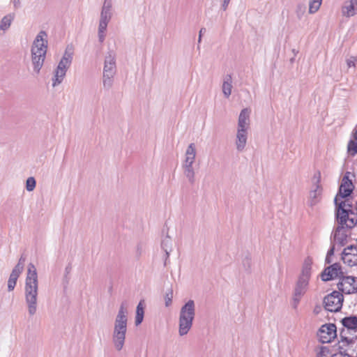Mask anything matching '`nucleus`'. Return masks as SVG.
<instances>
[{
	"label": "nucleus",
	"instance_id": "obj_1",
	"mask_svg": "<svg viewBox=\"0 0 357 357\" xmlns=\"http://www.w3.org/2000/svg\"><path fill=\"white\" fill-rule=\"evenodd\" d=\"M38 281L35 266L30 263L28 266L27 275L25 280V301L30 316L36 314L37 310Z\"/></svg>",
	"mask_w": 357,
	"mask_h": 357
},
{
	"label": "nucleus",
	"instance_id": "obj_2",
	"mask_svg": "<svg viewBox=\"0 0 357 357\" xmlns=\"http://www.w3.org/2000/svg\"><path fill=\"white\" fill-rule=\"evenodd\" d=\"M128 310L126 302L121 303L114 321L112 342L117 351H121L124 345L127 332Z\"/></svg>",
	"mask_w": 357,
	"mask_h": 357
},
{
	"label": "nucleus",
	"instance_id": "obj_3",
	"mask_svg": "<svg viewBox=\"0 0 357 357\" xmlns=\"http://www.w3.org/2000/svg\"><path fill=\"white\" fill-rule=\"evenodd\" d=\"M312 259L310 257L305 259L293 294V307L297 308L302 296L306 293L312 274Z\"/></svg>",
	"mask_w": 357,
	"mask_h": 357
},
{
	"label": "nucleus",
	"instance_id": "obj_4",
	"mask_svg": "<svg viewBox=\"0 0 357 357\" xmlns=\"http://www.w3.org/2000/svg\"><path fill=\"white\" fill-rule=\"evenodd\" d=\"M352 197H335V220L350 222L352 225H357V218L355 215V206L351 202Z\"/></svg>",
	"mask_w": 357,
	"mask_h": 357
},
{
	"label": "nucleus",
	"instance_id": "obj_5",
	"mask_svg": "<svg viewBox=\"0 0 357 357\" xmlns=\"http://www.w3.org/2000/svg\"><path fill=\"white\" fill-rule=\"evenodd\" d=\"M195 316V304L193 300H188L181 308L178 321V333L181 336L187 335L192 326Z\"/></svg>",
	"mask_w": 357,
	"mask_h": 357
},
{
	"label": "nucleus",
	"instance_id": "obj_6",
	"mask_svg": "<svg viewBox=\"0 0 357 357\" xmlns=\"http://www.w3.org/2000/svg\"><path fill=\"white\" fill-rule=\"evenodd\" d=\"M335 222L337 223V227L333 229L331 234V242L335 245L343 247L348 242V234L343 231V230L351 229L356 225H352L350 222L344 221L341 222L340 220H335Z\"/></svg>",
	"mask_w": 357,
	"mask_h": 357
},
{
	"label": "nucleus",
	"instance_id": "obj_7",
	"mask_svg": "<svg viewBox=\"0 0 357 357\" xmlns=\"http://www.w3.org/2000/svg\"><path fill=\"white\" fill-rule=\"evenodd\" d=\"M343 302V294L336 290L326 296L323 301L325 310L331 312H340L342 310Z\"/></svg>",
	"mask_w": 357,
	"mask_h": 357
},
{
	"label": "nucleus",
	"instance_id": "obj_8",
	"mask_svg": "<svg viewBox=\"0 0 357 357\" xmlns=\"http://www.w3.org/2000/svg\"><path fill=\"white\" fill-rule=\"evenodd\" d=\"M46 31L41 30L33 40L31 47V55L45 59L48 41Z\"/></svg>",
	"mask_w": 357,
	"mask_h": 357
},
{
	"label": "nucleus",
	"instance_id": "obj_9",
	"mask_svg": "<svg viewBox=\"0 0 357 357\" xmlns=\"http://www.w3.org/2000/svg\"><path fill=\"white\" fill-rule=\"evenodd\" d=\"M317 335L322 344L330 343L337 337L336 325L332 323L325 324L319 328Z\"/></svg>",
	"mask_w": 357,
	"mask_h": 357
},
{
	"label": "nucleus",
	"instance_id": "obj_10",
	"mask_svg": "<svg viewBox=\"0 0 357 357\" xmlns=\"http://www.w3.org/2000/svg\"><path fill=\"white\" fill-rule=\"evenodd\" d=\"M350 172H345L335 197H352L355 187L352 180L350 179Z\"/></svg>",
	"mask_w": 357,
	"mask_h": 357
},
{
	"label": "nucleus",
	"instance_id": "obj_11",
	"mask_svg": "<svg viewBox=\"0 0 357 357\" xmlns=\"http://www.w3.org/2000/svg\"><path fill=\"white\" fill-rule=\"evenodd\" d=\"M344 273L341 264L338 262H335L328 266H325L319 276L323 282H326L338 278Z\"/></svg>",
	"mask_w": 357,
	"mask_h": 357
},
{
	"label": "nucleus",
	"instance_id": "obj_12",
	"mask_svg": "<svg viewBox=\"0 0 357 357\" xmlns=\"http://www.w3.org/2000/svg\"><path fill=\"white\" fill-rule=\"evenodd\" d=\"M70 65L71 63H70L69 61L66 60V58L61 59L56 70L54 72V76L52 77L53 87H55L63 82L67 70L69 68Z\"/></svg>",
	"mask_w": 357,
	"mask_h": 357
},
{
	"label": "nucleus",
	"instance_id": "obj_13",
	"mask_svg": "<svg viewBox=\"0 0 357 357\" xmlns=\"http://www.w3.org/2000/svg\"><path fill=\"white\" fill-rule=\"evenodd\" d=\"M116 71L115 54L109 51L105 56L103 68V75L114 76Z\"/></svg>",
	"mask_w": 357,
	"mask_h": 357
},
{
	"label": "nucleus",
	"instance_id": "obj_14",
	"mask_svg": "<svg viewBox=\"0 0 357 357\" xmlns=\"http://www.w3.org/2000/svg\"><path fill=\"white\" fill-rule=\"evenodd\" d=\"M250 114L249 108H244L241 111L238 121V130H247L250 124Z\"/></svg>",
	"mask_w": 357,
	"mask_h": 357
},
{
	"label": "nucleus",
	"instance_id": "obj_15",
	"mask_svg": "<svg viewBox=\"0 0 357 357\" xmlns=\"http://www.w3.org/2000/svg\"><path fill=\"white\" fill-rule=\"evenodd\" d=\"M342 13L347 17L354 16L357 13V0L346 1L342 8Z\"/></svg>",
	"mask_w": 357,
	"mask_h": 357
},
{
	"label": "nucleus",
	"instance_id": "obj_16",
	"mask_svg": "<svg viewBox=\"0 0 357 357\" xmlns=\"http://www.w3.org/2000/svg\"><path fill=\"white\" fill-rule=\"evenodd\" d=\"M341 324L349 331L357 330V315L351 314L350 316L344 317L340 321Z\"/></svg>",
	"mask_w": 357,
	"mask_h": 357
},
{
	"label": "nucleus",
	"instance_id": "obj_17",
	"mask_svg": "<svg viewBox=\"0 0 357 357\" xmlns=\"http://www.w3.org/2000/svg\"><path fill=\"white\" fill-rule=\"evenodd\" d=\"M247 138H248V132L247 130H237V135H236V149L238 151H242L247 142Z\"/></svg>",
	"mask_w": 357,
	"mask_h": 357
},
{
	"label": "nucleus",
	"instance_id": "obj_18",
	"mask_svg": "<svg viewBox=\"0 0 357 357\" xmlns=\"http://www.w3.org/2000/svg\"><path fill=\"white\" fill-rule=\"evenodd\" d=\"M112 0H105L103 3V6L102 8V10L100 13V19L104 20L110 21L112 18Z\"/></svg>",
	"mask_w": 357,
	"mask_h": 357
},
{
	"label": "nucleus",
	"instance_id": "obj_19",
	"mask_svg": "<svg viewBox=\"0 0 357 357\" xmlns=\"http://www.w3.org/2000/svg\"><path fill=\"white\" fill-rule=\"evenodd\" d=\"M161 248L164 250L165 253L164 265L167 266V260L169 257V253L172 251V239L168 234H167L166 236L162 240Z\"/></svg>",
	"mask_w": 357,
	"mask_h": 357
},
{
	"label": "nucleus",
	"instance_id": "obj_20",
	"mask_svg": "<svg viewBox=\"0 0 357 357\" xmlns=\"http://www.w3.org/2000/svg\"><path fill=\"white\" fill-rule=\"evenodd\" d=\"M144 317V301L141 300L136 307V315H135V326L140 325Z\"/></svg>",
	"mask_w": 357,
	"mask_h": 357
},
{
	"label": "nucleus",
	"instance_id": "obj_21",
	"mask_svg": "<svg viewBox=\"0 0 357 357\" xmlns=\"http://www.w3.org/2000/svg\"><path fill=\"white\" fill-rule=\"evenodd\" d=\"M196 156V147L194 143H191L187 148L185 152V163L193 164Z\"/></svg>",
	"mask_w": 357,
	"mask_h": 357
},
{
	"label": "nucleus",
	"instance_id": "obj_22",
	"mask_svg": "<svg viewBox=\"0 0 357 357\" xmlns=\"http://www.w3.org/2000/svg\"><path fill=\"white\" fill-rule=\"evenodd\" d=\"M21 273H22V272L17 271L14 268L13 269V271L10 275L9 279L8 280V291H11L15 289L16 284H17V279L20 277Z\"/></svg>",
	"mask_w": 357,
	"mask_h": 357
},
{
	"label": "nucleus",
	"instance_id": "obj_23",
	"mask_svg": "<svg viewBox=\"0 0 357 357\" xmlns=\"http://www.w3.org/2000/svg\"><path fill=\"white\" fill-rule=\"evenodd\" d=\"M192 165L193 164L185 162L183 165L184 174L191 184L195 183V172L192 167Z\"/></svg>",
	"mask_w": 357,
	"mask_h": 357
},
{
	"label": "nucleus",
	"instance_id": "obj_24",
	"mask_svg": "<svg viewBox=\"0 0 357 357\" xmlns=\"http://www.w3.org/2000/svg\"><path fill=\"white\" fill-rule=\"evenodd\" d=\"M232 78L231 75H227L223 82L222 92L226 98H229L231 93Z\"/></svg>",
	"mask_w": 357,
	"mask_h": 357
},
{
	"label": "nucleus",
	"instance_id": "obj_25",
	"mask_svg": "<svg viewBox=\"0 0 357 357\" xmlns=\"http://www.w3.org/2000/svg\"><path fill=\"white\" fill-rule=\"evenodd\" d=\"M337 279H339V282L337 284V289H338L337 291L342 293V294H346L347 290L348 289L344 287V285L345 284V282H344L345 280H351V282H354V280H355V279L351 275H345L344 273L343 275H342L340 277H339Z\"/></svg>",
	"mask_w": 357,
	"mask_h": 357
},
{
	"label": "nucleus",
	"instance_id": "obj_26",
	"mask_svg": "<svg viewBox=\"0 0 357 357\" xmlns=\"http://www.w3.org/2000/svg\"><path fill=\"white\" fill-rule=\"evenodd\" d=\"M322 188L320 185H317L316 188L313 190H311L310 192V205L311 206H314L319 201V196L321 194Z\"/></svg>",
	"mask_w": 357,
	"mask_h": 357
},
{
	"label": "nucleus",
	"instance_id": "obj_27",
	"mask_svg": "<svg viewBox=\"0 0 357 357\" xmlns=\"http://www.w3.org/2000/svg\"><path fill=\"white\" fill-rule=\"evenodd\" d=\"M348 347L349 356L353 357L357 355V337L351 339L349 343H347Z\"/></svg>",
	"mask_w": 357,
	"mask_h": 357
},
{
	"label": "nucleus",
	"instance_id": "obj_28",
	"mask_svg": "<svg viewBox=\"0 0 357 357\" xmlns=\"http://www.w3.org/2000/svg\"><path fill=\"white\" fill-rule=\"evenodd\" d=\"M14 19V14H8L4 16L0 23V29L5 31L8 29L11 24L12 20Z\"/></svg>",
	"mask_w": 357,
	"mask_h": 357
},
{
	"label": "nucleus",
	"instance_id": "obj_29",
	"mask_svg": "<svg viewBox=\"0 0 357 357\" xmlns=\"http://www.w3.org/2000/svg\"><path fill=\"white\" fill-rule=\"evenodd\" d=\"M31 61L34 71L36 73H39L43 65L45 59H43V58L41 57H37L36 56L31 55Z\"/></svg>",
	"mask_w": 357,
	"mask_h": 357
},
{
	"label": "nucleus",
	"instance_id": "obj_30",
	"mask_svg": "<svg viewBox=\"0 0 357 357\" xmlns=\"http://www.w3.org/2000/svg\"><path fill=\"white\" fill-rule=\"evenodd\" d=\"M322 0H310L309 3V13H315L320 8Z\"/></svg>",
	"mask_w": 357,
	"mask_h": 357
},
{
	"label": "nucleus",
	"instance_id": "obj_31",
	"mask_svg": "<svg viewBox=\"0 0 357 357\" xmlns=\"http://www.w3.org/2000/svg\"><path fill=\"white\" fill-rule=\"evenodd\" d=\"M113 77L114 76L103 75L102 84L105 90L109 91L112 88L114 82Z\"/></svg>",
	"mask_w": 357,
	"mask_h": 357
},
{
	"label": "nucleus",
	"instance_id": "obj_32",
	"mask_svg": "<svg viewBox=\"0 0 357 357\" xmlns=\"http://www.w3.org/2000/svg\"><path fill=\"white\" fill-rule=\"evenodd\" d=\"M347 152L349 155L354 156L357 154V141L349 140L347 145Z\"/></svg>",
	"mask_w": 357,
	"mask_h": 357
},
{
	"label": "nucleus",
	"instance_id": "obj_33",
	"mask_svg": "<svg viewBox=\"0 0 357 357\" xmlns=\"http://www.w3.org/2000/svg\"><path fill=\"white\" fill-rule=\"evenodd\" d=\"M36 186V181L34 177H29L26 181V189L29 192L33 191Z\"/></svg>",
	"mask_w": 357,
	"mask_h": 357
},
{
	"label": "nucleus",
	"instance_id": "obj_34",
	"mask_svg": "<svg viewBox=\"0 0 357 357\" xmlns=\"http://www.w3.org/2000/svg\"><path fill=\"white\" fill-rule=\"evenodd\" d=\"M306 10V6L304 3H298L296 9V13L297 17L301 20L303 15L305 14Z\"/></svg>",
	"mask_w": 357,
	"mask_h": 357
},
{
	"label": "nucleus",
	"instance_id": "obj_35",
	"mask_svg": "<svg viewBox=\"0 0 357 357\" xmlns=\"http://www.w3.org/2000/svg\"><path fill=\"white\" fill-rule=\"evenodd\" d=\"M337 349L339 352L333 354L332 357H350L348 349H345L343 346L338 345Z\"/></svg>",
	"mask_w": 357,
	"mask_h": 357
},
{
	"label": "nucleus",
	"instance_id": "obj_36",
	"mask_svg": "<svg viewBox=\"0 0 357 357\" xmlns=\"http://www.w3.org/2000/svg\"><path fill=\"white\" fill-rule=\"evenodd\" d=\"M173 290L172 288L169 289L165 295V306L169 307L172 303Z\"/></svg>",
	"mask_w": 357,
	"mask_h": 357
},
{
	"label": "nucleus",
	"instance_id": "obj_37",
	"mask_svg": "<svg viewBox=\"0 0 357 357\" xmlns=\"http://www.w3.org/2000/svg\"><path fill=\"white\" fill-rule=\"evenodd\" d=\"M251 264V257L250 255H248L243 259V266L246 271L250 272Z\"/></svg>",
	"mask_w": 357,
	"mask_h": 357
},
{
	"label": "nucleus",
	"instance_id": "obj_38",
	"mask_svg": "<svg viewBox=\"0 0 357 357\" xmlns=\"http://www.w3.org/2000/svg\"><path fill=\"white\" fill-rule=\"evenodd\" d=\"M73 55V49L70 48L69 46H68L65 50V52H64L62 58H66V60L69 61L70 63H72Z\"/></svg>",
	"mask_w": 357,
	"mask_h": 357
},
{
	"label": "nucleus",
	"instance_id": "obj_39",
	"mask_svg": "<svg viewBox=\"0 0 357 357\" xmlns=\"http://www.w3.org/2000/svg\"><path fill=\"white\" fill-rule=\"evenodd\" d=\"M25 260L26 258L23 255H22L18 261V263L15 265V266L13 268L20 272H22L24 270Z\"/></svg>",
	"mask_w": 357,
	"mask_h": 357
},
{
	"label": "nucleus",
	"instance_id": "obj_40",
	"mask_svg": "<svg viewBox=\"0 0 357 357\" xmlns=\"http://www.w3.org/2000/svg\"><path fill=\"white\" fill-rule=\"evenodd\" d=\"M109 21L104 20L100 19L99 26H98V33H105L107 30V24Z\"/></svg>",
	"mask_w": 357,
	"mask_h": 357
},
{
	"label": "nucleus",
	"instance_id": "obj_41",
	"mask_svg": "<svg viewBox=\"0 0 357 357\" xmlns=\"http://www.w3.org/2000/svg\"><path fill=\"white\" fill-rule=\"evenodd\" d=\"M330 354V349L327 347L321 346L320 351L317 353V357H324Z\"/></svg>",
	"mask_w": 357,
	"mask_h": 357
},
{
	"label": "nucleus",
	"instance_id": "obj_42",
	"mask_svg": "<svg viewBox=\"0 0 357 357\" xmlns=\"http://www.w3.org/2000/svg\"><path fill=\"white\" fill-rule=\"evenodd\" d=\"M344 328H345L343 327L342 328L340 329V341L342 342H345L347 344V343H349L351 338H349L348 337H347L344 335L345 333Z\"/></svg>",
	"mask_w": 357,
	"mask_h": 357
},
{
	"label": "nucleus",
	"instance_id": "obj_43",
	"mask_svg": "<svg viewBox=\"0 0 357 357\" xmlns=\"http://www.w3.org/2000/svg\"><path fill=\"white\" fill-rule=\"evenodd\" d=\"M356 62L357 58L356 56H350L347 59V65L349 68L355 67Z\"/></svg>",
	"mask_w": 357,
	"mask_h": 357
},
{
	"label": "nucleus",
	"instance_id": "obj_44",
	"mask_svg": "<svg viewBox=\"0 0 357 357\" xmlns=\"http://www.w3.org/2000/svg\"><path fill=\"white\" fill-rule=\"evenodd\" d=\"M357 293V278L356 277V281L354 284H352L351 288H349L347 290L346 294H352Z\"/></svg>",
	"mask_w": 357,
	"mask_h": 357
},
{
	"label": "nucleus",
	"instance_id": "obj_45",
	"mask_svg": "<svg viewBox=\"0 0 357 357\" xmlns=\"http://www.w3.org/2000/svg\"><path fill=\"white\" fill-rule=\"evenodd\" d=\"M71 270H72L71 264H68L65 268L64 279L66 280V282H68V275L70 273Z\"/></svg>",
	"mask_w": 357,
	"mask_h": 357
},
{
	"label": "nucleus",
	"instance_id": "obj_46",
	"mask_svg": "<svg viewBox=\"0 0 357 357\" xmlns=\"http://www.w3.org/2000/svg\"><path fill=\"white\" fill-rule=\"evenodd\" d=\"M335 245L331 242V246H330L329 249L328 250L326 254L328 255H331V257H333L335 254Z\"/></svg>",
	"mask_w": 357,
	"mask_h": 357
},
{
	"label": "nucleus",
	"instance_id": "obj_47",
	"mask_svg": "<svg viewBox=\"0 0 357 357\" xmlns=\"http://www.w3.org/2000/svg\"><path fill=\"white\" fill-rule=\"evenodd\" d=\"M313 179L315 180L316 185H319L321 181V173L319 171L314 174Z\"/></svg>",
	"mask_w": 357,
	"mask_h": 357
},
{
	"label": "nucleus",
	"instance_id": "obj_48",
	"mask_svg": "<svg viewBox=\"0 0 357 357\" xmlns=\"http://www.w3.org/2000/svg\"><path fill=\"white\" fill-rule=\"evenodd\" d=\"M206 29L204 27L201 28L199 32V38H198V43H200L202 41V37L204 33H205Z\"/></svg>",
	"mask_w": 357,
	"mask_h": 357
},
{
	"label": "nucleus",
	"instance_id": "obj_49",
	"mask_svg": "<svg viewBox=\"0 0 357 357\" xmlns=\"http://www.w3.org/2000/svg\"><path fill=\"white\" fill-rule=\"evenodd\" d=\"M231 0H223V2L221 5V9L222 10H226L227 9L228 5Z\"/></svg>",
	"mask_w": 357,
	"mask_h": 357
},
{
	"label": "nucleus",
	"instance_id": "obj_50",
	"mask_svg": "<svg viewBox=\"0 0 357 357\" xmlns=\"http://www.w3.org/2000/svg\"><path fill=\"white\" fill-rule=\"evenodd\" d=\"M333 257H331V255H328L326 254V258H325V264H329L331 265V264L332 263L333 261V259H332Z\"/></svg>",
	"mask_w": 357,
	"mask_h": 357
},
{
	"label": "nucleus",
	"instance_id": "obj_51",
	"mask_svg": "<svg viewBox=\"0 0 357 357\" xmlns=\"http://www.w3.org/2000/svg\"><path fill=\"white\" fill-rule=\"evenodd\" d=\"M105 38V33H98V40L100 43H103Z\"/></svg>",
	"mask_w": 357,
	"mask_h": 357
},
{
	"label": "nucleus",
	"instance_id": "obj_52",
	"mask_svg": "<svg viewBox=\"0 0 357 357\" xmlns=\"http://www.w3.org/2000/svg\"><path fill=\"white\" fill-rule=\"evenodd\" d=\"M357 266V255L355 256V257L353 259V261H351L349 263V266Z\"/></svg>",
	"mask_w": 357,
	"mask_h": 357
},
{
	"label": "nucleus",
	"instance_id": "obj_53",
	"mask_svg": "<svg viewBox=\"0 0 357 357\" xmlns=\"http://www.w3.org/2000/svg\"><path fill=\"white\" fill-rule=\"evenodd\" d=\"M11 2H13L14 7L15 8H18L20 6V0H11Z\"/></svg>",
	"mask_w": 357,
	"mask_h": 357
},
{
	"label": "nucleus",
	"instance_id": "obj_54",
	"mask_svg": "<svg viewBox=\"0 0 357 357\" xmlns=\"http://www.w3.org/2000/svg\"><path fill=\"white\" fill-rule=\"evenodd\" d=\"M137 257H139L142 254V247L140 245H137L136 250Z\"/></svg>",
	"mask_w": 357,
	"mask_h": 357
},
{
	"label": "nucleus",
	"instance_id": "obj_55",
	"mask_svg": "<svg viewBox=\"0 0 357 357\" xmlns=\"http://www.w3.org/2000/svg\"><path fill=\"white\" fill-rule=\"evenodd\" d=\"M352 137L354 140L357 141V126L354 129L352 132Z\"/></svg>",
	"mask_w": 357,
	"mask_h": 357
},
{
	"label": "nucleus",
	"instance_id": "obj_56",
	"mask_svg": "<svg viewBox=\"0 0 357 357\" xmlns=\"http://www.w3.org/2000/svg\"><path fill=\"white\" fill-rule=\"evenodd\" d=\"M353 278H354V279H356V277H355V276H353ZM354 280V282H351V280H345V282H345V283H347V284H349L351 287H352V284H354V283H355L356 280Z\"/></svg>",
	"mask_w": 357,
	"mask_h": 357
},
{
	"label": "nucleus",
	"instance_id": "obj_57",
	"mask_svg": "<svg viewBox=\"0 0 357 357\" xmlns=\"http://www.w3.org/2000/svg\"><path fill=\"white\" fill-rule=\"evenodd\" d=\"M354 217H356L357 218V201L355 204V215H354Z\"/></svg>",
	"mask_w": 357,
	"mask_h": 357
},
{
	"label": "nucleus",
	"instance_id": "obj_58",
	"mask_svg": "<svg viewBox=\"0 0 357 357\" xmlns=\"http://www.w3.org/2000/svg\"><path fill=\"white\" fill-rule=\"evenodd\" d=\"M292 52L294 54V56H295L297 54V53L298 52V51L296 50L295 49H293Z\"/></svg>",
	"mask_w": 357,
	"mask_h": 357
},
{
	"label": "nucleus",
	"instance_id": "obj_59",
	"mask_svg": "<svg viewBox=\"0 0 357 357\" xmlns=\"http://www.w3.org/2000/svg\"><path fill=\"white\" fill-rule=\"evenodd\" d=\"M319 310H318V307H315V308H314V312L315 314H318V313H319Z\"/></svg>",
	"mask_w": 357,
	"mask_h": 357
},
{
	"label": "nucleus",
	"instance_id": "obj_60",
	"mask_svg": "<svg viewBox=\"0 0 357 357\" xmlns=\"http://www.w3.org/2000/svg\"><path fill=\"white\" fill-rule=\"evenodd\" d=\"M294 61H295L294 56L290 59L291 63H293L294 62Z\"/></svg>",
	"mask_w": 357,
	"mask_h": 357
},
{
	"label": "nucleus",
	"instance_id": "obj_61",
	"mask_svg": "<svg viewBox=\"0 0 357 357\" xmlns=\"http://www.w3.org/2000/svg\"><path fill=\"white\" fill-rule=\"evenodd\" d=\"M349 259H354V257H349Z\"/></svg>",
	"mask_w": 357,
	"mask_h": 357
},
{
	"label": "nucleus",
	"instance_id": "obj_62",
	"mask_svg": "<svg viewBox=\"0 0 357 357\" xmlns=\"http://www.w3.org/2000/svg\"><path fill=\"white\" fill-rule=\"evenodd\" d=\"M353 357H357V355H356V356H353Z\"/></svg>",
	"mask_w": 357,
	"mask_h": 357
}]
</instances>
